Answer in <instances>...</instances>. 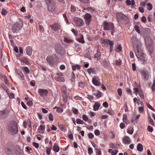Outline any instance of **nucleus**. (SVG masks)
<instances>
[{
    "mask_svg": "<svg viewBox=\"0 0 155 155\" xmlns=\"http://www.w3.org/2000/svg\"><path fill=\"white\" fill-rule=\"evenodd\" d=\"M101 43L105 45H110L114 42L112 41L109 40L107 39L101 38Z\"/></svg>",
    "mask_w": 155,
    "mask_h": 155,
    "instance_id": "nucleus-14",
    "label": "nucleus"
},
{
    "mask_svg": "<svg viewBox=\"0 0 155 155\" xmlns=\"http://www.w3.org/2000/svg\"><path fill=\"white\" fill-rule=\"evenodd\" d=\"M74 98L76 100H82V98L79 96H76Z\"/></svg>",
    "mask_w": 155,
    "mask_h": 155,
    "instance_id": "nucleus-61",
    "label": "nucleus"
},
{
    "mask_svg": "<svg viewBox=\"0 0 155 155\" xmlns=\"http://www.w3.org/2000/svg\"><path fill=\"white\" fill-rule=\"evenodd\" d=\"M73 113L74 114H77L78 113V110L74 108H73L72 109Z\"/></svg>",
    "mask_w": 155,
    "mask_h": 155,
    "instance_id": "nucleus-51",
    "label": "nucleus"
},
{
    "mask_svg": "<svg viewBox=\"0 0 155 155\" xmlns=\"http://www.w3.org/2000/svg\"><path fill=\"white\" fill-rule=\"evenodd\" d=\"M48 118L49 120L51 121H52L53 120V115L51 113H50L48 116Z\"/></svg>",
    "mask_w": 155,
    "mask_h": 155,
    "instance_id": "nucleus-46",
    "label": "nucleus"
},
{
    "mask_svg": "<svg viewBox=\"0 0 155 155\" xmlns=\"http://www.w3.org/2000/svg\"><path fill=\"white\" fill-rule=\"evenodd\" d=\"M114 42H113V43H112V44H111L110 45H110V52H111L112 50H113V48H114Z\"/></svg>",
    "mask_w": 155,
    "mask_h": 155,
    "instance_id": "nucleus-49",
    "label": "nucleus"
},
{
    "mask_svg": "<svg viewBox=\"0 0 155 155\" xmlns=\"http://www.w3.org/2000/svg\"><path fill=\"white\" fill-rule=\"evenodd\" d=\"M86 10H87L88 12H90L91 13L95 11V9L94 8L91 7H88L86 9L84 8L82 11L83 12H84Z\"/></svg>",
    "mask_w": 155,
    "mask_h": 155,
    "instance_id": "nucleus-22",
    "label": "nucleus"
},
{
    "mask_svg": "<svg viewBox=\"0 0 155 155\" xmlns=\"http://www.w3.org/2000/svg\"><path fill=\"white\" fill-rule=\"evenodd\" d=\"M133 43L134 51L136 56L142 63H143L146 61L144 54L143 53L140 52L138 48V45L136 42H133Z\"/></svg>",
    "mask_w": 155,
    "mask_h": 155,
    "instance_id": "nucleus-1",
    "label": "nucleus"
},
{
    "mask_svg": "<svg viewBox=\"0 0 155 155\" xmlns=\"http://www.w3.org/2000/svg\"><path fill=\"white\" fill-rule=\"evenodd\" d=\"M2 78L4 79L5 83L8 84V83L6 77L5 75H4L2 76Z\"/></svg>",
    "mask_w": 155,
    "mask_h": 155,
    "instance_id": "nucleus-52",
    "label": "nucleus"
},
{
    "mask_svg": "<svg viewBox=\"0 0 155 155\" xmlns=\"http://www.w3.org/2000/svg\"><path fill=\"white\" fill-rule=\"evenodd\" d=\"M22 28V24H20L18 22H17L15 24H14L12 28V31L14 33H17L18 32L19 30Z\"/></svg>",
    "mask_w": 155,
    "mask_h": 155,
    "instance_id": "nucleus-6",
    "label": "nucleus"
},
{
    "mask_svg": "<svg viewBox=\"0 0 155 155\" xmlns=\"http://www.w3.org/2000/svg\"><path fill=\"white\" fill-rule=\"evenodd\" d=\"M147 5L148 6L147 9L148 10L150 11L152 9L153 6L150 3H148Z\"/></svg>",
    "mask_w": 155,
    "mask_h": 155,
    "instance_id": "nucleus-37",
    "label": "nucleus"
},
{
    "mask_svg": "<svg viewBox=\"0 0 155 155\" xmlns=\"http://www.w3.org/2000/svg\"><path fill=\"white\" fill-rule=\"evenodd\" d=\"M79 85L81 88H83L85 86V83L84 82L80 81L79 83Z\"/></svg>",
    "mask_w": 155,
    "mask_h": 155,
    "instance_id": "nucleus-33",
    "label": "nucleus"
},
{
    "mask_svg": "<svg viewBox=\"0 0 155 155\" xmlns=\"http://www.w3.org/2000/svg\"><path fill=\"white\" fill-rule=\"evenodd\" d=\"M33 145L34 147L37 148H38L39 147V144L33 142Z\"/></svg>",
    "mask_w": 155,
    "mask_h": 155,
    "instance_id": "nucleus-55",
    "label": "nucleus"
},
{
    "mask_svg": "<svg viewBox=\"0 0 155 155\" xmlns=\"http://www.w3.org/2000/svg\"><path fill=\"white\" fill-rule=\"evenodd\" d=\"M38 92L41 96L45 97H46L48 94V92L46 89H39Z\"/></svg>",
    "mask_w": 155,
    "mask_h": 155,
    "instance_id": "nucleus-12",
    "label": "nucleus"
},
{
    "mask_svg": "<svg viewBox=\"0 0 155 155\" xmlns=\"http://www.w3.org/2000/svg\"><path fill=\"white\" fill-rule=\"evenodd\" d=\"M6 153L8 155H10L11 153V150L10 149H7L5 150Z\"/></svg>",
    "mask_w": 155,
    "mask_h": 155,
    "instance_id": "nucleus-50",
    "label": "nucleus"
},
{
    "mask_svg": "<svg viewBox=\"0 0 155 155\" xmlns=\"http://www.w3.org/2000/svg\"><path fill=\"white\" fill-rule=\"evenodd\" d=\"M97 53L94 55V58L98 60L101 58V52L99 48L97 49Z\"/></svg>",
    "mask_w": 155,
    "mask_h": 155,
    "instance_id": "nucleus-20",
    "label": "nucleus"
},
{
    "mask_svg": "<svg viewBox=\"0 0 155 155\" xmlns=\"http://www.w3.org/2000/svg\"><path fill=\"white\" fill-rule=\"evenodd\" d=\"M123 121L127 125L130 123L129 120H127V116L125 114L123 115Z\"/></svg>",
    "mask_w": 155,
    "mask_h": 155,
    "instance_id": "nucleus-21",
    "label": "nucleus"
},
{
    "mask_svg": "<svg viewBox=\"0 0 155 155\" xmlns=\"http://www.w3.org/2000/svg\"><path fill=\"white\" fill-rule=\"evenodd\" d=\"M103 106L105 108H107L108 107V105L107 102H105L103 103Z\"/></svg>",
    "mask_w": 155,
    "mask_h": 155,
    "instance_id": "nucleus-64",
    "label": "nucleus"
},
{
    "mask_svg": "<svg viewBox=\"0 0 155 155\" xmlns=\"http://www.w3.org/2000/svg\"><path fill=\"white\" fill-rule=\"evenodd\" d=\"M8 130L12 134L14 135L17 134L18 129L17 123L15 122H12L9 126Z\"/></svg>",
    "mask_w": 155,
    "mask_h": 155,
    "instance_id": "nucleus-3",
    "label": "nucleus"
},
{
    "mask_svg": "<svg viewBox=\"0 0 155 155\" xmlns=\"http://www.w3.org/2000/svg\"><path fill=\"white\" fill-rule=\"evenodd\" d=\"M54 108H57L56 111L59 113H61L63 111V108L61 107H55Z\"/></svg>",
    "mask_w": 155,
    "mask_h": 155,
    "instance_id": "nucleus-30",
    "label": "nucleus"
},
{
    "mask_svg": "<svg viewBox=\"0 0 155 155\" xmlns=\"http://www.w3.org/2000/svg\"><path fill=\"white\" fill-rule=\"evenodd\" d=\"M93 69L92 68H90L87 69V71L89 74H91V73L92 71H93Z\"/></svg>",
    "mask_w": 155,
    "mask_h": 155,
    "instance_id": "nucleus-62",
    "label": "nucleus"
},
{
    "mask_svg": "<svg viewBox=\"0 0 155 155\" xmlns=\"http://www.w3.org/2000/svg\"><path fill=\"white\" fill-rule=\"evenodd\" d=\"M118 151L116 150H114L112 151L111 153V155H116Z\"/></svg>",
    "mask_w": 155,
    "mask_h": 155,
    "instance_id": "nucleus-60",
    "label": "nucleus"
},
{
    "mask_svg": "<svg viewBox=\"0 0 155 155\" xmlns=\"http://www.w3.org/2000/svg\"><path fill=\"white\" fill-rule=\"evenodd\" d=\"M100 106V104L98 102H96L93 106L94 110V111L97 110Z\"/></svg>",
    "mask_w": 155,
    "mask_h": 155,
    "instance_id": "nucleus-23",
    "label": "nucleus"
},
{
    "mask_svg": "<svg viewBox=\"0 0 155 155\" xmlns=\"http://www.w3.org/2000/svg\"><path fill=\"white\" fill-rule=\"evenodd\" d=\"M26 151L28 152V153H30V151L31 150V148H30L29 147H27L25 148Z\"/></svg>",
    "mask_w": 155,
    "mask_h": 155,
    "instance_id": "nucleus-57",
    "label": "nucleus"
},
{
    "mask_svg": "<svg viewBox=\"0 0 155 155\" xmlns=\"http://www.w3.org/2000/svg\"><path fill=\"white\" fill-rule=\"evenodd\" d=\"M7 13V11L5 9H3L2 10V12H1V14L2 15H5Z\"/></svg>",
    "mask_w": 155,
    "mask_h": 155,
    "instance_id": "nucleus-59",
    "label": "nucleus"
},
{
    "mask_svg": "<svg viewBox=\"0 0 155 155\" xmlns=\"http://www.w3.org/2000/svg\"><path fill=\"white\" fill-rule=\"evenodd\" d=\"M143 146L140 143L138 144L137 146V149L138 151L142 152L143 150Z\"/></svg>",
    "mask_w": 155,
    "mask_h": 155,
    "instance_id": "nucleus-24",
    "label": "nucleus"
},
{
    "mask_svg": "<svg viewBox=\"0 0 155 155\" xmlns=\"http://www.w3.org/2000/svg\"><path fill=\"white\" fill-rule=\"evenodd\" d=\"M95 150H96V153H97L98 155H101V152L100 150L97 149V148H96Z\"/></svg>",
    "mask_w": 155,
    "mask_h": 155,
    "instance_id": "nucleus-54",
    "label": "nucleus"
},
{
    "mask_svg": "<svg viewBox=\"0 0 155 155\" xmlns=\"http://www.w3.org/2000/svg\"><path fill=\"white\" fill-rule=\"evenodd\" d=\"M49 12H52L54 11L55 8V3L53 0H45Z\"/></svg>",
    "mask_w": 155,
    "mask_h": 155,
    "instance_id": "nucleus-5",
    "label": "nucleus"
},
{
    "mask_svg": "<svg viewBox=\"0 0 155 155\" xmlns=\"http://www.w3.org/2000/svg\"><path fill=\"white\" fill-rule=\"evenodd\" d=\"M87 151L88 153L90 155H91L93 153V150L91 147H89L88 148Z\"/></svg>",
    "mask_w": 155,
    "mask_h": 155,
    "instance_id": "nucleus-48",
    "label": "nucleus"
},
{
    "mask_svg": "<svg viewBox=\"0 0 155 155\" xmlns=\"http://www.w3.org/2000/svg\"><path fill=\"white\" fill-rule=\"evenodd\" d=\"M47 62L50 65H53L58 61L57 56L55 54L48 55L46 59Z\"/></svg>",
    "mask_w": 155,
    "mask_h": 155,
    "instance_id": "nucleus-2",
    "label": "nucleus"
},
{
    "mask_svg": "<svg viewBox=\"0 0 155 155\" xmlns=\"http://www.w3.org/2000/svg\"><path fill=\"white\" fill-rule=\"evenodd\" d=\"M9 97L10 98L13 99L15 97V95L12 93H11L9 94H8Z\"/></svg>",
    "mask_w": 155,
    "mask_h": 155,
    "instance_id": "nucleus-47",
    "label": "nucleus"
},
{
    "mask_svg": "<svg viewBox=\"0 0 155 155\" xmlns=\"http://www.w3.org/2000/svg\"><path fill=\"white\" fill-rule=\"evenodd\" d=\"M85 23L87 25H89L91 20V16L88 13H86L84 16Z\"/></svg>",
    "mask_w": 155,
    "mask_h": 155,
    "instance_id": "nucleus-11",
    "label": "nucleus"
},
{
    "mask_svg": "<svg viewBox=\"0 0 155 155\" xmlns=\"http://www.w3.org/2000/svg\"><path fill=\"white\" fill-rule=\"evenodd\" d=\"M26 51L28 55L30 56L32 53V49L30 47H27L26 49Z\"/></svg>",
    "mask_w": 155,
    "mask_h": 155,
    "instance_id": "nucleus-19",
    "label": "nucleus"
},
{
    "mask_svg": "<svg viewBox=\"0 0 155 155\" xmlns=\"http://www.w3.org/2000/svg\"><path fill=\"white\" fill-rule=\"evenodd\" d=\"M63 101L64 103H66L67 102L68 96L66 94V91L64 92V94L63 95Z\"/></svg>",
    "mask_w": 155,
    "mask_h": 155,
    "instance_id": "nucleus-27",
    "label": "nucleus"
},
{
    "mask_svg": "<svg viewBox=\"0 0 155 155\" xmlns=\"http://www.w3.org/2000/svg\"><path fill=\"white\" fill-rule=\"evenodd\" d=\"M139 95L140 97L142 99H144V95L142 92L139 91Z\"/></svg>",
    "mask_w": 155,
    "mask_h": 155,
    "instance_id": "nucleus-41",
    "label": "nucleus"
},
{
    "mask_svg": "<svg viewBox=\"0 0 155 155\" xmlns=\"http://www.w3.org/2000/svg\"><path fill=\"white\" fill-rule=\"evenodd\" d=\"M63 39L64 42L66 43L70 44L73 42V40L70 37H65Z\"/></svg>",
    "mask_w": 155,
    "mask_h": 155,
    "instance_id": "nucleus-18",
    "label": "nucleus"
},
{
    "mask_svg": "<svg viewBox=\"0 0 155 155\" xmlns=\"http://www.w3.org/2000/svg\"><path fill=\"white\" fill-rule=\"evenodd\" d=\"M23 69L26 72L27 74H28L29 73L30 71L28 68L26 67H25L23 68Z\"/></svg>",
    "mask_w": 155,
    "mask_h": 155,
    "instance_id": "nucleus-45",
    "label": "nucleus"
},
{
    "mask_svg": "<svg viewBox=\"0 0 155 155\" xmlns=\"http://www.w3.org/2000/svg\"><path fill=\"white\" fill-rule=\"evenodd\" d=\"M142 79L147 81L149 78V74L147 71H143L140 73Z\"/></svg>",
    "mask_w": 155,
    "mask_h": 155,
    "instance_id": "nucleus-9",
    "label": "nucleus"
},
{
    "mask_svg": "<svg viewBox=\"0 0 155 155\" xmlns=\"http://www.w3.org/2000/svg\"><path fill=\"white\" fill-rule=\"evenodd\" d=\"M92 82L96 86H98L100 84L99 81L95 78H93L92 79Z\"/></svg>",
    "mask_w": 155,
    "mask_h": 155,
    "instance_id": "nucleus-29",
    "label": "nucleus"
},
{
    "mask_svg": "<svg viewBox=\"0 0 155 155\" xmlns=\"http://www.w3.org/2000/svg\"><path fill=\"white\" fill-rule=\"evenodd\" d=\"M15 153L16 155H22L23 151L21 147L19 146H17Z\"/></svg>",
    "mask_w": 155,
    "mask_h": 155,
    "instance_id": "nucleus-16",
    "label": "nucleus"
},
{
    "mask_svg": "<svg viewBox=\"0 0 155 155\" xmlns=\"http://www.w3.org/2000/svg\"><path fill=\"white\" fill-rule=\"evenodd\" d=\"M71 31L75 36H77L78 35V32L76 31L75 29H74V28L72 29L71 30Z\"/></svg>",
    "mask_w": 155,
    "mask_h": 155,
    "instance_id": "nucleus-43",
    "label": "nucleus"
},
{
    "mask_svg": "<svg viewBox=\"0 0 155 155\" xmlns=\"http://www.w3.org/2000/svg\"><path fill=\"white\" fill-rule=\"evenodd\" d=\"M141 21L143 22H145L147 21V19L146 17L144 16H143L141 18Z\"/></svg>",
    "mask_w": 155,
    "mask_h": 155,
    "instance_id": "nucleus-63",
    "label": "nucleus"
},
{
    "mask_svg": "<svg viewBox=\"0 0 155 155\" xmlns=\"http://www.w3.org/2000/svg\"><path fill=\"white\" fill-rule=\"evenodd\" d=\"M125 15L122 12H118L117 14V17L118 19H121L124 18Z\"/></svg>",
    "mask_w": 155,
    "mask_h": 155,
    "instance_id": "nucleus-25",
    "label": "nucleus"
},
{
    "mask_svg": "<svg viewBox=\"0 0 155 155\" xmlns=\"http://www.w3.org/2000/svg\"><path fill=\"white\" fill-rule=\"evenodd\" d=\"M82 119L85 121H87L88 120L87 116L85 114H84L82 115Z\"/></svg>",
    "mask_w": 155,
    "mask_h": 155,
    "instance_id": "nucleus-39",
    "label": "nucleus"
},
{
    "mask_svg": "<svg viewBox=\"0 0 155 155\" xmlns=\"http://www.w3.org/2000/svg\"><path fill=\"white\" fill-rule=\"evenodd\" d=\"M140 27L137 25H135L134 26V29L136 32L138 34L140 33V31L139 29Z\"/></svg>",
    "mask_w": 155,
    "mask_h": 155,
    "instance_id": "nucleus-36",
    "label": "nucleus"
},
{
    "mask_svg": "<svg viewBox=\"0 0 155 155\" xmlns=\"http://www.w3.org/2000/svg\"><path fill=\"white\" fill-rule=\"evenodd\" d=\"M117 92L118 95L119 96H121L122 94V90L120 88H119L117 90Z\"/></svg>",
    "mask_w": 155,
    "mask_h": 155,
    "instance_id": "nucleus-58",
    "label": "nucleus"
},
{
    "mask_svg": "<svg viewBox=\"0 0 155 155\" xmlns=\"http://www.w3.org/2000/svg\"><path fill=\"white\" fill-rule=\"evenodd\" d=\"M53 150L54 151L58 152L59 150V147L55 144L53 147Z\"/></svg>",
    "mask_w": 155,
    "mask_h": 155,
    "instance_id": "nucleus-34",
    "label": "nucleus"
},
{
    "mask_svg": "<svg viewBox=\"0 0 155 155\" xmlns=\"http://www.w3.org/2000/svg\"><path fill=\"white\" fill-rule=\"evenodd\" d=\"M54 48L56 52L58 54H60L61 55L64 54V49L60 44H57L55 46Z\"/></svg>",
    "mask_w": 155,
    "mask_h": 155,
    "instance_id": "nucleus-7",
    "label": "nucleus"
},
{
    "mask_svg": "<svg viewBox=\"0 0 155 155\" xmlns=\"http://www.w3.org/2000/svg\"><path fill=\"white\" fill-rule=\"evenodd\" d=\"M9 114L8 111L5 110L0 111V119L6 117Z\"/></svg>",
    "mask_w": 155,
    "mask_h": 155,
    "instance_id": "nucleus-13",
    "label": "nucleus"
},
{
    "mask_svg": "<svg viewBox=\"0 0 155 155\" xmlns=\"http://www.w3.org/2000/svg\"><path fill=\"white\" fill-rule=\"evenodd\" d=\"M126 5L127 6H129L131 4V2L130 0H126Z\"/></svg>",
    "mask_w": 155,
    "mask_h": 155,
    "instance_id": "nucleus-56",
    "label": "nucleus"
},
{
    "mask_svg": "<svg viewBox=\"0 0 155 155\" xmlns=\"http://www.w3.org/2000/svg\"><path fill=\"white\" fill-rule=\"evenodd\" d=\"M77 40L78 41L82 43H84L85 42L84 39L83 35L81 34H79L77 38Z\"/></svg>",
    "mask_w": 155,
    "mask_h": 155,
    "instance_id": "nucleus-17",
    "label": "nucleus"
},
{
    "mask_svg": "<svg viewBox=\"0 0 155 155\" xmlns=\"http://www.w3.org/2000/svg\"><path fill=\"white\" fill-rule=\"evenodd\" d=\"M148 121L150 124L153 126L154 125V123L153 120L150 117V116L148 117Z\"/></svg>",
    "mask_w": 155,
    "mask_h": 155,
    "instance_id": "nucleus-32",
    "label": "nucleus"
},
{
    "mask_svg": "<svg viewBox=\"0 0 155 155\" xmlns=\"http://www.w3.org/2000/svg\"><path fill=\"white\" fill-rule=\"evenodd\" d=\"M72 68L73 71H75L76 69L78 70H79L80 69L81 67L78 64H76V65H73L72 66Z\"/></svg>",
    "mask_w": 155,
    "mask_h": 155,
    "instance_id": "nucleus-28",
    "label": "nucleus"
},
{
    "mask_svg": "<svg viewBox=\"0 0 155 155\" xmlns=\"http://www.w3.org/2000/svg\"><path fill=\"white\" fill-rule=\"evenodd\" d=\"M74 20L75 24L77 27L83 26L84 24L83 20L81 18H76Z\"/></svg>",
    "mask_w": 155,
    "mask_h": 155,
    "instance_id": "nucleus-10",
    "label": "nucleus"
},
{
    "mask_svg": "<svg viewBox=\"0 0 155 155\" xmlns=\"http://www.w3.org/2000/svg\"><path fill=\"white\" fill-rule=\"evenodd\" d=\"M102 64L103 66L105 67L106 68L107 67V61L105 60H104L102 61Z\"/></svg>",
    "mask_w": 155,
    "mask_h": 155,
    "instance_id": "nucleus-38",
    "label": "nucleus"
},
{
    "mask_svg": "<svg viewBox=\"0 0 155 155\" xmlns=\"http://www.w3.org/2000/svg\"><path fill=\"white\" fill-rule=\"evenodd\" d=\"M125 125L123 122L121 123L120 124V127L121 129H123L125 127Z\"/></svg>",
    "mask_w": 155,
    "mask_h": 155,
    "instance_id": "nucleus-53",
    "label": "nucleus"
},
{
    "mask_svg": "<svg viewBox=\"0 0 155 155\" xmlns=\"http://www.w3.org/2000/svg\"><path fill=\"white\" fill-rule=\"evenodd\" d=\"M102 26L104 29L106 31H113L114 28L113 23L107 21L104 22Z\"/></svg>",
    "mask_w": 155,
    "mask_h": 155,
    "instance_id": "nucleus-4",
    "label": "nucleus"
},
{
    "mask_svg": "<svg viewBox=\"0 0 155 155\" xmlns=\"http://www.w3.org/2000/svg\"><path fill=\"white\" fill-rule=\"evenodd\" d=\"M76 121L77 124H81L82 125L85 124L86 125L85 123L81 119L79 118H77L76 119Z\"/></svg>",
    "mask_w": 155,
    "mask_h": 155,
    "instance_id": "nucleus-26",
    "label": "nucleus"
},
{
    "mask_svg": "<svg viewBox=\"0 0 155 155\" xmlns=\"http://www.w3.org/2000/svg\"><path fill=\"white\" fill-rule=\"evenodd\" d=\"M71 81L72 82L74 83L75 81V75L73 72H72L71 76Z\"/></svg>",
    "mask_w": 155,
    "mask_h": 155,
    "instance_id": "nucleus-42",
    "label": "nucleus"
},
{
    "mask_svg": "<svg viewBox=\"0 0 155 155\" xmlns=\"http://www.w3.org/2000/svg\"><path fill=\"white\" fill-rule=\"evenodd\" d=\"M51 149L49 147H47L46 148V154L49 155L51 152Z\"/></svg>",
    "mask_w": 155,
    "mask_h": 155,
    "instance_id": "nucleus-44",
    "label": "nucleus"
},
{
    "mask_svg": "<svg viewBox=\"0 0 155 155\" xmlns=\"http://www.w3.org/2000/svg\"><path fill=\"white\" fill-rule=\"evenodd\" d=\"M147 130L148 131L150 132H152L153 131V129L152 127L150 126H148L147 127Z\"/></svg>",
    "mask_w": 155,
    "mask_h": 155,
    "instance_id": "nucleus-40",
    "label": "nucleus"
},
{
    "mask_svg": "<svg viewBox=\"0 0 155 155\" xmlns=\"http://www.w3.org/2000/svg\"><path fill=\"white\" fill-rule=\"evenodd\" d=\"M94 94L98 98H100L101 96V92L99 91H98L94 93Z\"/></svg>",
    "mask_w": 155,
    "mask_h": 155,
    "instance_id": "nucleus-31",
    "label": "nucleus"
},
{
    "mask_svg": "<svg viewBox=\"0 0 155 155\" xmlns=\"http://www.w3.org/2000/svg\"><path fill=\"white\" fill-rule=\"evenodd\" d=\"M123 143L124 144H128L131 143V140L130 137L127 136H125L122 139Z\"/></svg>",
    "mask_w": 155,
    "mask_h": 155,
    "instance_id": "nucleus-15",
    "label": "nucleus"
},
{
    "mask_svg": "<svg viewBox=\"0 0 155 155\" xmlns=\"http://www.w3.org/2000/svg\"><path fill=\"white\" fill-rule=\"evenodd\" d=\"M116 52H119L122 51V47L120 45H118L117 46L116 49L115 50Z\"/></svg>",
    "mask_w": 155,
    "mask_h": 155,
    "instance_id": "nucleus-35",
    "label": "nucleus"
},
{
    "mask_svg": "<svg viewBox=\"0 0 155 155\" xmlns=\"http://www.w3.org/2000/svg\"><path fill=\"white\" fill-rule=\"evenodd\" d=\"M50 27L51 29L55 31H57L61 29V26L60 24L58 23H54L50 25Z\"/></svg>",
    "mask_w": 155,
    "mask_h": 155,
    "instance_id": "nucleus-8",
    "label": "nucleus"
}]
</instances>
